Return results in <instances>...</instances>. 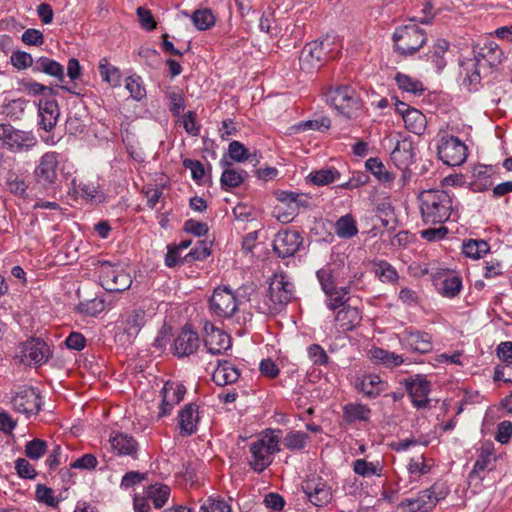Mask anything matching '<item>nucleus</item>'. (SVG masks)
I'll return each mask as SVG.
<instances>
[{"instance_id": "obj_1", "label": "nucleus", "mask_w": 512, "mask_h": 512, "mask_svg": "<svg viewBox=\"0 0 512 512\" xmlns=\"http://www.w3.org/2000/svg\"><path fill=\"white\" fill-rule=\"evenodd\" d=\"M294 284L288 276L276 273L271 278L269 287L262 300L254 306L257 312L265 315H276L282 312L294 298Z\"/></svg>"}, {"instance_id": "obj_2", "label": "nucleus", "mask_w": 512, "mask_h": 512, "mask_svg": "<svg viewBox=\"0 0 512 512\" xmlns=\"http://www.w3.org/2000/svg\"><path fill=\"white\" fill-rule=\"evenodd\" d=\"M422 220L427 225L444 224L453 212L452 197L441 189L422 191L419 196Z\"/></svg>"}, {"instance_id": "obj_3", "label": "nucleus", "mask_w": 512, "mask_h": 512, "mask_svg": "<svg viewBox=\"0 0 512 512\" xmlns=\"http://www.w3.org/2000/svg\"><path fill=\"white\" fill-rule=\"evenodd\" d=\"M326 97L327 102L347 119L358 117L363 107L362 100L355 89L348 85L330 89Z\"/></svg>"}, {"instance_id": "obj_4", "label": "nucleus", "mask_w": 512, "mask_h": 512, "mask_svg": "<svg viewBox=\"0 0 512 512\" xmlns=\"http://www.w3.org/2000/svg\"><path fill=\"white\" fill-rule=\"evenodd\" d=\"M426 41L425 31L416 25L398 27L393 34L395 49L403 56L415 54Z\"/></svg>"}, {"instance_id": "obj_5", "label": "nucleus", "mask_w": 512, "mask_h": 512, "mask_svg": "<svg viewBox=\"0 0 512 512\" xmlns=\"http://www.w3.org/2000/svg\"><path fill=\"white\" fill-rule=\"evenodd\" d=\"M474 54L476 61L474 74L478 76L481 73L487 74V72L498 67L504 59L502 49L494 41H486L482 45L477 44L474 47Z\"/></svg>"}, {"instance_id": "obj_6", "label": "nucleus", "mask_w": 512, "mask_h": 512, "mask_svg": "<svg viewBox=\"0 0 512 512\" xmlns=\"http://www.w3.org/2000/svg\"><path fill=\"white\" fill-rule=\"evenodd\" d=\"M99 281L101 286L109 292H123L127 290L132 279L122 267L102 262L99 266Z\"/></svg>"}, {"instance_id": "obj_7", "label": "nucleus", "mask_w": 512, "mask_h": 512, "mask_svg": "<svg viewBox=\"0 0 512 512\" xmlns=\"http://www.w3.org/2000/svg\"><path fill=\"white\" fill-rule=\"evenodd\" d=\"M328 47L329 44L323 40L307 43L299 56L300 69L306 73L318 70L329 58Z\"/></svg>"}, {"instance_id": "obj_8", "label": "nucleus", "mask_w": 512, "mask_h": 512, "mask_svg": "<svg viewBox=\"0 0 512 512\" xmlns=\"http://www.w3.org/2000/svg\"><path fill=\"white\" fill-rule=\"evenodd\" d=\"M274 195L281 203L277 209L283 210L282 214L278 215V219L282 222H291L301 208L309 206V197L306 194L276 190Z\"/></svg>"}, {"instance_id": "obj_9", "label": "nucleus", "mask_w": 512, "mask_h": 512, "mask_svg": "<svg viewBox=\"0 0 512 512\" xmlns=\"http://www.w3.org/2000/svg\"><path fill=\"white\" fill-rule=\"evenodd\" d=\"M209 302L212 314L224 319L231 318L239 306L236 295L226 286L217 287Z\"/></svg>"}, {"instance_id": "obj_10", "label": "nucleus", "mask_w": 512, "mask_h": 512, "mask_svg": "<svg viewBox=\"0 0 512 512\" xmlns=\"http://www.w3.org/2000/svg\"><path fill=\"white\" fill-rule=\"evenodd\" d=\"M438 157L448 166H459L467 158V147L455 136H443L438 145Z\"/></svg>"}, {"instance_id": "obj_11", "label": "nucleus", "mask_w": 512, "mask_h": 512, "mask_svg": "<svg viewBox=\"0 0 512 512\" xmlns=\"http://www.w3.org/2000/svg\"><path fill=\"white\" fill-rule=\"evenodd\" d=\"M11 405L15 412L29 418L39 413L41 409V396L35 388L22 386L11 398Z\"/></svg>"}, {"instance_id": "obj_12", "label": "nucleus", "mask_w": 512, "mask_h": 512, "mask_svg": "<svg viewBox=\"0 0 512 512\" xmlns=\"http://www.w3.org/2000/svg\"><path fill=\"white\" fill-rule=\"evenodd\" d=\"M447 492L439 489L438 483L430 488L421 491L416 498L405 499L401 502L402 507H407L409 512H428L432 510L439 500L445 498Z\"/></svg>"}, {"instance_id": "obj_13", "label": "nucleus", "mask_w": 512, "mask_h": 512, "mask_svg": "<svg viewBox=\"0 0 512 512\" xmlns=\"http://www.w3.org/2000/svg\"><path fill=\"white\" fill-rule=\"evenodd\" d=\"M403 384L416 408L425 409L430 407L428 395L430 393L431 383L425 376L417 374L404 379Z\"/></svg>"}, {"instance_id": "obj_14", "label": "nucleus", "mask_w": 512, "mask_h": 512, "mask_svg": "<svg viewBox=\"0 0 512 512\" xmlns=\"http://www.w3.org/2000/svg\"><path fill=\"white\" fill-rule=\"evenodd\" d=\"M34 137L30 132L14 128L10 123H0V141L10 151H20L24 147L34 144Z\"/></svg>"}, {"instance_id": "obj_15", "label": "nucleus", "mask_w": 512, "mask_h": 512, "mask_svg": "<svg viewBox=\"0 0 512 512\" xmlns=\"http://www.w3.org/2000/svg\"><path fill=\"white\" fill-rule=\"evenodd\" d=\"M303 238L295 230L279 231L273 240V250L281 258L293 256L301 247Z\"/></svg>"}, {"instance_id": "obj_16", "label": "nucleus", "mask_w": 512, "mask_h": 512, "mask_svg": "<svg viewBox=\"0 0 512 512\" xmlns=\"http://www.w3.org/2000/svg\"><path fill=\"white\" fill-rule=\"evenodd\" d=\"M58 166V153L51 151L43 154L34 171L37 182L44 186L56 183L58 179Z\"/></svg>"}, {"instance_id": "obj_17", "label": "nucleus", "mask_w": 512, "mask_h": 512, "mask_svg": "<svg viewBox=\"0 0 512 512\" xmlns=\"http://www.w3.org/2000/svg\"><path fill=\"white\" fill-rule=\"evenodd\" d=\"M302 489L309 501L318 507L326 505L332 498L331 488L320 477L307 479Z\"/></svg>"}, {"instance_id": "obj_18", "label": "nucleus", "mask_w": 512, "mask_h": 512, "mask_svg": "<svg viewBox=\"0 0 512 512\" xmlns=\"http://www.w3.org/2000/svg\"><path fill=\"white\" fill-rule=\"evenodd\" d=\"M204 332V345L211 354H221L230 347V336L214 324L206 322Z\"/></svg>"}, {"instance_id": "obj_19", "label": "nucleus", "mask_w": 512, "mask_h": 512, "mask_svg": "<svg viewBox=\"0 0 512 512\" xmlns=\"http://www.w3.org/2000/svg\"><path fill=\"white\" fill-rule=\"evenodd\" d=\"M200 346L198 334L190 326H184L174 341L175 353L179 357L189 356L197 351Z\"/></svg>"}, {"instance_id": "obj_20", "label": "nucleus", "mask_w": 512, "mask_h": 512, "mask_svg": "<svg viewBox=\"0 0 512 512\" xmlns=\"http://www.w3.org/2000/svg\"><path fill=\"white\" fill-rule=\"evenodd\" d=\"M111 447L117 455H127L132 458L137 457L138 442L125 433L113 432L109 437Z\"/></svg>"}, {"instance_id": "obj_21", "label": "nucleus", "mask_w": 512, "mask_h": 512, "mask_svg": "<svg viewBox=\"0 0 512 512\" xmlns=\"http://www.w3.org/2000/svg\"><path fill=\"white\" fill-rule=\"evenodd\" d=\"M49 348L40 339H30L23 345V357L29 364H39L47 360Z\"/></svg>"}, {"instance_id": "obj_22", "label": "nucleus", "mask_w": 512, "mask_h": 512, "mask_svg": "<svg viewBox=\"0 0 512 512\" xmlns=\"http://www.w3.org/2000/svg\"><path fill=\"white\" fill-rule=\"evenodd\" d=\"M60 115L59 106L56 100H40L39 102V125L45 131H51Z\"/></svg>"}, {"instance_id": "obj_23", "label": "nucleus", "mask_w": 512, "mask_h": 512, "mask_svg": "<svg viewBox=\"0 0 512 512\" xmlns=\"http://www.w3.org/2000/svg\"><path fill=\"white\" fill-rule=\"evenodd\" d=\"M250 452L252 454V459L249 464L254 471L260 473L271 464V456L273 453L269 451V448L264 446L263 441H255L251 443Z\"/></svg>"}, {"instance_id": "obj_24", "label": "nucleus", "mask_w": 512, "mask_h": 512, "mask_svg": "<svg viewBox=\"0 0 512 512\" xmlns=\"http://www.w3.org/2000/svg\"><path fill=\"white\" fill-rule=\"evenodd\" d=\"M198 419V406L194 403L185 405L178 415L180 434L182 436L193 434L196 431Z\"/></svg>"}, {"instance_id": "obj_25", "label": "nucleus", "mask_w": 512, "mask_h": 512, "mask_svg": "<svg viewBox=\"0 0 512 512\" xmlns=\"http://www.w3.org/2000/svg\"><path fill=\"white\" fill-rule=\"evenodd\" d=\"M239 377V369L230 361L223 360L218 362V366L213 372L212 380L218 386H225L237 382Z\"/></svg>"}, {"instance_id": "obj_26", "label": "nucleus", "mask_w": 512, "mask_h": 512, "mask_svg": "<svg viewBox=\"0 0 512 512\" xmlns=\"http://www.w3.org/2000/svg\"><path fill=\"white\" fill-rule=\"evenodd\" d=\"M405 343L415 352L422 354L428 353L432 350V337L430 334L421 331L405 330L404 332Z\"/></svg>"}, {"instance_id": "obj_27", "label": "nucleus", "mask_w": 512, "mask_h": 512, "mask_svg": "<svg viewBox=\"0 0 512 512\" xmlns=\"http://www.w3.org/2000/svg\"><path fill=\"white\" fill-rule=\"evenodd\" d=\"M335 320L339 323L342 330L351 331L360 324L362 314L357 307L348 304L337 312Z\"/></svg>"}, {"instance_id": "obj_28", "label": "nucleus", "mask_w": 512, "mask_h": 512, "mask_svg": "<svg viewBox=\"0 0 512 512\" xmlns=\"http://www.w3.org/2000/svg\"><path fill=\"white\" fill-rule=\"evenodd\" d=\"M146 313L143 309H134L129 312L123 321V330L129 338H134L146 323Z\"/></svg>"}, {"instance_id": "obj_29", "label": "nucleus", "mask_w": 512, "mask_h": 512, "mask_svg": "<svg viewBox=\"0 0 512 512\" xmlns=\"http://www.w3.org/2000/svg\"><path fill=\"white\" fill-rule=\"evenodd\" d=\"M353 284V281H349V283L346 286L343 287H334L330 291L325 292V295L327 297V307L331 310H336L340 307H344L349 301V293L351 286Z\"/></svg>"}, {"instance_id": "obj_30", "label": "nucleus", "mask_w": 512, "mask_h": 512, "mask_svg": "<svg viewBox=\"0 0 512 512\" xmlns=\"http://www.w3.org/2000/svg\"><path fill=\"white\" fill-rule=\"evenodd\" d=\"M369 357L376 364H382L387 368L400 366L404 359L401 355L387 351L382 348H373L369 351Z\"/></svg>"}, {"instance_id": "obj_31", "label": "nucleus", "mask_w": 512, "mask_h": 512, "mask_svg": "<svg viewBox=\"0 0 512 512\" xmlns=\"http://www.w3.org/2000/svg\"><path fill=\"white\" fill-rule=\"evenodd\" d=\"M33 70L55 77L60 82L64 81V68L60 63L53 59L47 57L38 58L33 66Z\"/></svg>"}, {"instance_id": "obj_32", "label": "nucleus", "mask_w": 512, "mask_h": 512, "mask_svg": "<svg viewBox=\"0 0 512 512\" xmlns=\"http://www.w3.org/2000/svg\"><path fill=\"white\" fill-rule=\"evenodd\" d=\"M391 159L401 168H406L413 160V146L410 141L397 142L391 153Z\"/></svg>"}, {"instance_id": "obj_33", "label": "nucleus", "mask_w": 512, "mask_h": 512, "mask_svg": "<svg viewBox=\"0 0 512 512\" xmlns=\"http://www.w3.org/2000/svg\"><path fill=\"white\" fill-rule=\"evenodd\" d=\"M357 388L365 396L369 398H375L384 390V382L378 375L370 374L364 376Z\"/></svg>"}, {"instance_id": "obj_34", "label": "nucleus", "mask_w": 512, "mask_h": 512, "mask_svg": "<svg viewBox=\"0 0 512 512\" xmlns=\"http://www.w3.org/2000/svg\"><path fill=\"white\" fill-rule=\"evenodd\" d=\"M371 409L363 404L349 403L343 407V417L346 422L354 423L356 421H368Z\"/></svg>"}, {"instance_id": "obj_35", "label": "nucleus", "mask_w": 512, "mask_h": 512, "mask_svg": "<svg viewBox=\"0 0 512 512\" xmlns=\"http://www.w3.org/2000/svg\"><path fill=\"white\" fill-rule=\"evenodd\" d=\"M403 121L405 123V127L410 132L416 135H421L424 133L426 128V117L418 109L413 108L406 112V114H404Z\"/></svg>"}, {"instance_id": "obj_36", "label": "nucleus", "mask_w": 512, "mask_h": 512, "mask_svg": "<svg viewBox=\"0 0 512 512\" xmlns=\"http://www.w3.org/2000/svg\"><path fill=\"white\" fill-rule=\"evenodd\" d=\"M494 453V444L492 442H484L479 449V456L474 464V468L470 473V477L478 475L489 467L492 462Z\"/></svg>"}, {"instance_id": "obj_37", "label": "nucleus", "mask_w": 512, "mask_h": 512, "mask_svg": "<svg viewBox=\"0 0 512 512\" xmlns=\"http://www.w3.org/2000/svg\"><path fill=\"white\" fill-rule=\"evenodd\" d=\"M99 73L104 82L111 87H117L121 83V72L118 67L109 63L106 57L100 59L98 65Z\"/></svg>"}, {"instance_id": "obj_38", "label": "nucleus", "mask_w": 512, "mask_h": 512, "mask_svg": "<svg viewBox=\"0 0 512 512\" xmlns=\"http://www.w3.org/2000/svg\"><path fill=\"white\" fill-rule=\"evenodd\" d=\"M335 233L338 237L349 239L357 235L356 221L351 214L341 216L335 223Z\"/></svg>"}, {"instance_id": "obj_39", "label": "nucleus", "mask_w": 512, "mask_h": 512, "mask_svg": "<svg viewBox=\"0 0 512 512\" xmlns=\"http://www.w3.org/2000/svg\"><path fill=\"white\" fill-rule=\"evenodd\" d=\"M395 81L399 89L402 91L412 93L414 95H421L424 91V86L421 81L401 72H398L395 75Z\"/></svg>"}, {"instance_id": "obj_40", "label": "nucleus", "mask_w": 512, "mask_h": 512, "mask_svg": "<svg viewBox=\"0 0 512 512\" xmlns=\"http://www.w3.org/2000/svg\"><path fill=\"white\" fill-rule=\"evenodd\" d=\"M490 249L489 244L485 240L470 239L463 243L462 251L470 258L478 259L485 255Z\"/></svg>"}, {"instance_id": "obj_41", "label": "nucleus", "mask_w": 512, "mask_h": 512, "mask_svg": "<svg viewBox=\"0 0 512 512\" xmlns=\"http://www.w3.org/2000/svg\"><path fill=\"white\" fill-rule=\"evenodd\" d=\"M170 495V488L167 485L155 484L148 487L147 496L153 501L156 508H161L165 505Z\"/></svg>"}, {"instance_id": "obj_42", "label": "nucleus", "mask_w": 512, "mask_h": 512, "mask_svg": "<svg viewBox=\"0 0 512 512\" xmlns=\"http://www.w3.org/2000/svg\"><path fill=\"white\" fill-rule=\"evenodd\" d=\"M245 176H247L245 171L238 172L234 169L226 168L221 175V186L225 190L236 188L242 184Z\"/></svg>"}, {"instance_id": "obj_43", "label": "nucleus", "mask_w": 512, "mask_h": 512, "mask_svg": "<svg viewBox=\"0 0 512 512\" xmlns=\"http://www.w3.org/2000/svg\"><path fill=\"white\" fill-rule=\"evenodd\" d=\"M339 177L340 173L335 168L321 169L309 175L310 181L317 186L330 184Z\"/></svg>"}, {"instance_id": "obj_44", "label": "nucleus", "mask_w": 512, "mask_h": 512, "mask_svg": "<svg viewBox=\"0 0 512 512\" xmlns=\"http://www.w3.org/2000/svg\"><path fill=\"white\" fill-rule=\"evenodd\" d=\"M191 19L198 30H208L215 23V17L209 9L196 10Z\"/></svg>"}, {"instance_id": "obj_45", "label": "nucleus", "mask_w": 512, "mask_h": 512, "mask_svg": "<svg viewBox=\"0 0 512 512\" xmlns=\"http://www.w3.org/2000/svg\"><path fill=\"white\" fill-rule=\"evenodd\" d=\"M365 166L380 181L390 182L393 180L392 174L386 170L385 166L378 158H369Z\"/></svg>"}, {"instance_id": "obj_46", "label": "nucleus", "mask_w": 512, "mask_h": 512, "mask_svg": "<svg viewBox=\"0 0 512 512\" xmlns=\"http://www.w3.org/2000/svg\"><path fill=\"white\" fill-rule=\"evenodd\" d=\"M47 452V442L35 438L25 445V455L31 460L40 459Z\"/></svg>"}, {"instance_id": "obj_47", "label": "nucleus", "mask_w": 512, "mask_h": 512, "mask_svg": "<svg viewBox=\"0 0 512 512\" xmlns=\"http://www.w3.org/2000/svg\"><path fill=\"white\" fill-rule=\"evenodd\" d=\"M353 470L362 477L380 475L379 463L368 462L365 459H357L353 463Z\"/></svg>"}, {"instance_id": "obj_48", "label": "nucleus", "mask_w": 512, "mask_h": 512, "mask_svg": "<svg viewBox=\"0 0 512 512\" xmlns=\"http://www.w3.org/2000/svg\"><path fill=\"white\" fill-rule=\"evenodd\" d=\"M375 274L382 282L394 283L398 279L395 268L386 261H380L375 265Z\"/></svg>"}, {"instance_id": "obj_49", "label": "nucleus", "mask_w": 512, "mask_h": 512, "mask_svg": "<svg viewBox=\"0 0 512 512\" xmlns=\"http://www.w3.org/2000/svg\"><path fill=\"white\" fill-rule=\"evenodd\" d=\"M126 89L133 99L139 101L146 96V90L139 76H129L126 79Z\"/></svg>"}, {"instance_id": "obj_50", "label": "nucleus", "mask_w": 512, "mask_h": 512, "mask_svg": "<svg viewBox=\"0 0 512 512\" xmlns=\"http://www.w3.org/2000/svg\"><path fill=\"white\" fill-rule=\"evenodd\" d=\"M331 127V120L326 116H322L318 119L308 120L299 123L296 128L297 130L307 131V130H317V131H326Z\"/></svg>"}, {"instance_id": "obj_51", "label": "nucleus", "mask_w": 512, "mask_h": 512, "mask_svg": "<svg viewBox=\"0 0 512 512\" xmlns=\"http://www.w3.org/2000/svg\"><path fill=\"white\" fill-rule=\"evenodd\" d=\"M309 436L300 431L289 432L284 438V445L291 450L302 449Z\"/></svg>"}, {"instance_id": "obj_52", "label": "nucleus", "mask_w": 512, "mask_h": 512, "mask_svg": "<svg viewBox=\"0 0 512 512\" xmlns=\"http://www.w3.org/2000/svg\"><path fill=\"white\" fill-rule=\"evenodd\" d=\"M462 289V280L459 276L447 277L443 280L442 294L453 298L460 293Z\"/></svg>"}, {"instance_id": "obj_53", "label": "nucleus", "mask_w": 512, "mask_h": 512, "mask_svg": "<svg viewBox=\"0 0 512 512\" xmlns=\"http://www.w3.org/2000/svg\"><path fill=\"white\" fill-rule=\"evenodd\" d=\"M317 279L324 293L336 287V282L332 270L328 266L323 267L317 271Z\"/></svg>"}, {"instance_id": "obj_54", "label": "nucleus", "mask_w": 512, "mask_h": 512, "mask_svg": "<svg viewBox=\"0 0 512 512\" xmlns=\"http://www.w3.org/2000/svg\"><path fill=\"white\" fill-rule=\"evenodd\" d=\"M431 466L425 462L424 455H419L412 458L408 464V471L411 476L413 475H425L429 473Z\"/></svg>"}, {"instance_id": "obj_55", "label": "nucleus", "mask_w": 512, "mask_h": 512, "mask_svg": "<svg viewBox=\"0 0 512 512\" xmlns=\"http://www.w3.org/2000/svg\"><path fill=\"white\" fill-rule=\"evenodd\" d=\"M449 48V42L444 39H439L433 46V50L429 52V58L437 65L438 68L444 66L442 56Z\"/></svg>"}, {"instance_id": "obj_56", "label": "nucleus", "mask_w": 512, "mask_h": 512, "mask_svg": "<svg viewBox=\"0 0 512 512\" xmlns=\"http://www.w3.org/2000/svg\"><path fill=\"white\" fill-rule=\"evenodd\" d=\"M438 227H432L428 229L421 230L420 236L430 242H435L442 240L448 234V228L443 224H438Z\"/></svg>"}, {"instance_id": "obj_57", "label": "nucleus", "mask_w": 512, "mask_h": 512, "mask_svg": "<svg viewBox=\"0 0 512 512\" xmlns=\"http://www.w3.org/2000/svg\"><path fill=\"white\" fill-rule=\"evenodd\" d=\"M54 491L42 484H38L36 487V499L39 502L45 503L51 507H56L58 501L54 498Z\"/></svg>"}, {"instance_id": "obj_58", "label": "nucleus", "mask_w": 512, "mask_h": 512, "mask_svg": "<svg viewBox=\"0 0 512 512\" xmlns=\"http://www.w3.org/2000/svg\"><path fill=\"white\" fill-rule=\"evenodd\" d=\"M210 255V249L205 241H200L185 257L186 262L204 260Z\"/></svg>"}, {"instance_id": "obj_59", "label": "nucleus", "mask_w": 512, "mask_h": 512, "mask_svg": "<svg viewBox=\"0 0 512 512\" xmlns=\"http://www.w3.org/2000/svg\"><path fill=\"white\" fill-rule=\"evenodd\" d=\"M11 63L15 68L23 70L33 65V58L29 53L16 51L11 55Z\"/></svg>"}, {"instance_id": "obj_60", "label": "nucleus", "mask_w": 512, "mask_h": 512, "mask_svg": "<svg viewBox=\"0 0 512 512\" xmlns=\"http://www.w3.org/2000/svg\"><path fill=\"white\" fill-rule=\"evenodd\" d=\"M229 155L236 162H244L249 159L248 150L239 141H232L229 144Z\"/></svg>"}, {"instance_id": "obj_61", "label": "nucleus", "mask_w": 512, "mask_h": 512, "mask_svg": "<svg viewBox=\"0 0 512 512\" xmlns=\"http://www.w3.org/2000/svg\"><path fill=\"white\" fill-rule=\"evenodd\" d=\"M200 512H231V510L224 501L209 498L201 505Z\"/></svg>"}, {"instance_id": "obj_62", "label": "nucleus", "mask_w": 512, "mask_h": 512, "mask_svg": "<svg viewBox=\"0 0 512 512\" xmlns=\"http://www.w3.org/2000/svg\"><path fill=\"white\" fill-rule=\"evenodd\" d=\"M15 469L21 478L33 479L36 476L35 469L25 458H19L15 462Z\"/></svg>"}, {"instance_id": "obj_63", "label": "nucleus", "mask_w": 512, "mask_h": 512, "mask_svg": "<svg viewBox=\"0 0 512 512\" xmlns=\"http://www.w3.org/2000/svg\"><path fill=\"white\" fill-rule=\"evenodd\" d=\"M104 308V301L98 298H95L87 303L80 304V310L88 316H95L101 313L104 310Z\"/></svg>"}, {"instance_id": "obj_64", "label": "nucleus", "mask_w": 512, "mask_h": 512, "mask_svg": "<svg viewBox=\"0 0 512 512\" xmlns=\"http://www.w3.org/2000/svg\"><path fill=\"white\" fill-rule=\"evenodd\" d=\"M137 15L139 17L142 28L146 29L147 31H152L156 28V21L148 9L144 7H138Z\"/></svg>"}]
</instances>
